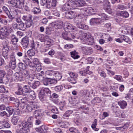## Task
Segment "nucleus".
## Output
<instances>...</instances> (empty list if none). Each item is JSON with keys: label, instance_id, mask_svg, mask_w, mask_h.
<instances>
[{"label": "nucleus", "instance_id": "f257e3e1", "mask_svg": "<svg viewBox=\"0 0 133 133\" xmlns=\"http://www.w3.org/2000/svg\"><path fill=\"white\" fill-rule=\"evenodd\" d=\"M33 118L31 117L28 118L27 121H23L19 125L21 127L20 131L21 133H30L29 129L32 126V121Z\"/></svg>", "mask_w": 133, "mask_h": 133}, {"label": "nucleus", "instance_id": "f03ea898", "mask_svg": "<svg viewBox=\"0 0 133 133\" xmlns=\"http://www.w3.org/2000/svg\"><path fill=\"white\" fill-rule=\"evenodd\" d=\"M14 79L16 82L21 81H24L25 79L31 81L32 78L29 75L28 72L25 70L23 72H16L14 75Z\"/></svg>", "mask_w": 133, "mask_h": 133}, {"label": "nucleus", "instance_id": "7ed1b4c3", "mask_svg": "<svg viewBox=\"0 0 133 133\" xmlns=\"http://www.w3.org/2000/svg\"><path fill=\"white\" fill-rule=\"evenodd\" d=\"M79 37L77 38L82 42V43H87V44L90 45H93L94 43V39L92 37L88 36L87 33L83 32L80 31L79 32Z\"/></svg>", "mask_w": 133, "mask_h": 133}, {"label": "nucleus", "instance_id": "20e7f679", "mask_svg": "<svg viewBox=\"0 0 133 133\" xmlns=\"http://www.w3.org/2000/svg\"><path fill=\"white\" fill-rule=\"evenodd\" d=\"M83 15L82 14H78L75 17V23L76 25L79 28L84 30H87L88 29V26L83 24L82 22V18Z\"/></svg>", "mask_w": 133, "mask_h": 133}, {"label": "nucleus", "instance_id": "39448f33", "mask_svg": "<svg viewBox=\"0 0 133 133\" xmlns=\"http://www.w3.org/2000/svg\"><path fill=\"white\" fill-rule=\"evenodd\" d=\"M38 107L37 103L35 102H31L28 104L25 109L26 112H31L33 110H35Z\"/></svg>", "mask_w": 133, "mask_h": 133}, {"label": "nucleus", "instance_id": "423d86ee", "mask_svg": "<svg viewBox=\"0 0 133 133\" xmlns=\"http://www.w3.org/2000/svg\"><path fill=\"white\" fill-rule=\"evenodd\" d=\"M10 32L9 28L6 26H4L0 30V38L1 39L5 38L8 34Z\"/></svg>", "mask_w": 133, "mask_h": 133}, {"label": "nucleus", "instance_id": "0eeeda50", "mask_svg": "<svg viewBox=\"0 0 133 133\" xmlns=\"http://www.w3.org/2000/svg\"><path fill=\"white\" fill-rule=\"evenodd\" d=\"M80 47L81 49L83 51L84 54L85 55H90L93 52L92 49L90 47L81 46Z\"/></svg>", "mask_w": 133, "mask_h": 133}, {"label": "nucleus", "instance_id": "6e6552de", "mask_svg": "<svg viewBox=\"0 0 133 133\" xmlns=\"http://www.w3.org/2000/svg\"><path fill=\"white\" fill-rule=\"evenodd\" d=\"M33 63H32V65H33V66H31V67H35L37 70H40L42 69V67L41 64L39 63V62L38 59L36 58H35L33 59Z\"/></svg>", "mask_w": 133, "mask_h": 133}, {"label": "nucleus", "instance_id": "1a4fd4ad", "mask_svg": "<svg viewBox=\"0 0 133 133\" xmlns=\"http://www.w3.org/2000/svg\"><path fill=\"white\" fill-rule=\"evenodd\" d=\"M21 44L23 48L25 49L27 48L29 43L28 37H25L23 38L21 41Z\"/></svg>", "mask_w": 133, "mask_h": 133}, {"label": "nucleus", "instance_id": "9d476101", "mask_svg": "<svg viewBox=\"0 0 133 133\" xmlns=\"http://www.w3.org/2000/svg\"><path fill=\"white\" fill-rule=\"evenodd\" d=\"M56 4V0H47L46 4V6L47 8H49L52 7H55Z\"/></svg>", "mask_w": 133, "mask_h": 133}, {"label": "nucleus", "instance_id": "9b49d317", "mask_svg": "<svg viewBox=\"0 0 133 133\" xmlns=\"http://www.w3.org/2000/svg\"><path fill=\"white\" fill-rule=\"evenodd\" d=\"M75 11L71 10L69 11L66 12L65 13V17L68 19H71L74 17Z\"/></svg>", "mask_w": 133, "mask_h": 133}, {"label": "nucleus", "instance_id": "f8f14e48", "mask_svg": "<svg viewBox=\"0 0 133 133\" xmlns=\"http://www.w3.org/2000/svg\"><path fill=\"white\" fill-rule=\"evenodd\" d=\"M74 26H73L70 23H68L67 24L66 27L64 28V30L65 32H71L72 30H74Z\"/></svg>", "mask_w": 133, "mask_h": 133}, {"label": "nucleus", "instance_id": "ddd939ff", "mask_svg": "<svg viewBox=\"0 0 133 133\" xmlns=\"http://www.w3.org/2000/svg\"><path fill=\"white\" fill-rule=\"evenodd\" d=\"M52 25L56 28L60 29L62 28L63 22L61 21H58L53 23Z\"/></svg>", "mask_w": 133, "mask_h": 133}, {"label": "nucleus", "instance_id": "4468645a", "mask_svg": "<svg viewBox=\"0 0 133 133\" xmlns=\"http://www.w3.org/2000/svg\"><path fill=\"white\" fill-rule=\"evenodd\" d=\"M66 3L68 5L70 9L74 10L75 9V2L74 1L72 0H69Z\"/></svg>", "mask_w": 133, "mask_h": 133}, {"label": "nucleus", "instance_id": "2eb2a0df", "mask_svg": "<svg viewBox=\"0 0 133 133\" xmlns=\"http://www.w3.org/2000/svg\"><path fill=\"white\" fill-rule=\"evenodd\" d=\"M46 39L44 42V44L46 45H48L49 46H51L53 42L52 40L49 38V36L47 35L45 36Z\"/></svg>", "mask_w": 133, "mask_h": 133}, {"label": "nucleus", "instance_id": "dca6fc26", "mask_svg": "<svg viewBox=\"0 0 133 133\" xmlns=\"http://www.w3.org/2000/svg\"><path fill=\"white\" fill-rule=\"evenodd\" d=\"M23 61L27 65H28L30 67L34 66L32 65V63L31 62L30 60L27 57L26 55L23 58Z\"/></svg>", "mask_w": 133, "mask_h": 133}, {"label": "nucleus", "instance_id": "f3484780", "mask_svg": "<svg viewBox=\"0 0 133 133\" xmlns=\"http://www.w3.org/2000/svg\"><path fill=\"white\" fill-rule=\"evenodd\" d=\"M24 0H17L16 8L20 9H23L24 7Z\"/></svg>", "mask_w": 133, "mask_h": 133}, {"label": "nucleus", "instance_id": "a211bd4d", "mask_svg": "<svg viewBox=\"0 0 133 133\" xmlns=\"http://www.w3.org/2000/svg\"><path fill=\"white\" fill-rule=\"evenodd\" d=\"M96 10L95 9L91 7H88L85 10V11L86 13H88L90 15H93L95 14L94 13Z\"/></svg>", "mask_w": 133, "mask_h": 133}, {"label": "nucleus", "instance_id": "6ab92c4d", "mask_svg": "<svg viewBox=\"0 0 133 133\" xmlns=\"http://www.w3.org/2000/svg\"><path fill=\"white\" fill-rule=\"evenodd\" d=\"M2 9L6 13L8 17L10 19L11 21L13 19V17L10 11L8 10V8L4 6H3Z\"/></svg>", "mask_w": 133, "mask_h": 133}, {"label": "nucleus", "instance_id": "aec40b11", "mask_svg": "<svg viewBox=\"0 0 133 133\" xmlns=\"http://www.w3.org/2000/svg\"><path fill=\"white\" fill-rule=\"evenodd\" d=\"M9 50V48H6L5 49L3 48L2 50V55L6 59H7L8 58Z\"/></svg>", "mask_w": 133, "mask_h": 133}, {"label": "nucleus", "instance_id": "412c9836", "mask_svg": "<svg viewBox=\"0 0 133 133\" xmlns=\"http://www.w3.org/2000/svg\"><path fill=\"white\" fill-rule=\"evenodd\" d=\"M85 3L83 0H75V6L80 7L84 6Z\"/></svg>", "mask_w": 133, "mask_h": 133}, {"label": "nucleus", "instance_id": "4be33fe9", "mask_svg": "<svg viewBox=\"0 0 133 133\" xmlns=\"http://www.w3.org/2000/svg\"><path fill=\"white\" fill-rule=\"evenodd\" d=\"M44 74L43 71H41L40 73H37L36 74L37 78L41 81H42L44 79V77L43 76Z\"/></svg>", "mask_w": 133, "mask_h": 133}, {"label": "nucleus", "instance_id": "5701e85b", "mask_svg": "<svg viewBox=\"0 0 133 133\" xmlns=\"http://www.w3.org/2000/svg\"><path fill=\"white\" fill-rule=\"evenodd\" d=\"M6 110L7 111V116L9 117L13 114L14 109L11 107H8L6 108Z\"/></svg>", "mask_w": 133, "mask_h": 133}, {"label": "nucleus", "instance_id": "b1692460", "mask_svg": "<svg viewBox=\"0 0 133 133\" xmlns=\"http://www.w3.org/2000/svg\"><path fill=\"white\" fill-rule=\"evenodd\" d=\"M89 68V66L87 67V69L84 70L83 71H80L79 72V74H81L82 76H85L87 74H90V71L88 70Z\"/></svg>", "mask_w": 133, "mask_h": 133}, {"label": "nucleus", "instance_id": "393cba45", "mask_svg": "<svg viewBox=\"0 0 133 133\" xmlns=\"http://www.w3.org/2000/svg\"><path fill=\"white\" fill-rule=\"evenodd\" d=\"M55 74V72L52 71H47L46 72V75L48 76L47 78H54Z\"/></svg>", "mask_w": 133, "mask_h": 133}, {"label": "nucleus", "instance_id": "a878e982", "mask_svg": "<svg viewBox=\"0 0 133 133\" xmlns=\"http://www.w3.org/2000/svg\"><path fill=\"white\" fill-rule=\"evenodd\" d=\"M120 38L123 39V41H124L130 44L131 42L130 39L127 36L122 35L120 36Z\"/></svg>", "mask_w": 133, "mask_h": 133}, {"label": "nucleus", "instance_id": "bb28decb", "mask_svg": "<svg viewBox=\"0 0 133 133\" xmlns=\"http://www.w3.org/2000/svg\"><path fill=\"white\" fill-rule=\"evenodd\" d=\"M73 112V111L71 110H68L66 111L64 114L63 118L64 119H65L67 117H69L71 114H72Z\"/></svg>", "mask_w": 133, "mask_h": 133}, {"label": "nucleus", "instance_id": "cd10ccee", "mask_svg": "<svg viewBox=\"0 0 133 133\" xmlns=\"http://www.w3.org/2000/svg\"><path fill=\"white\" fill-rule=\"evenodd\" d=\"M119 16H123L125 18H127L129 16L128 13L126 11H120L118 12Z\"/></svg>", "mask_w": 133, "mask_h": 133}, {"label": "nucleus", "instance_id": "c85d7f7f", "mask_svg": "<svg viewBox=\"0 0 133 133\" xmlns=\"http://www.w3.org/2000/svg\"><path fill=\"white\" fill-rule=\"evenodd\" d=\"M32 16L30 15H23L22 17V19L25 22L32 19Z\"/></svg>", "mask_w": 133, "mask_h": 133}, {"label": "nucleus", "instance_id": "c756f323", "mask_svg": "<svg viewBox=\"0 0 133 133\" xmlns=\"http://www.w3.org/2000/svg\"><path fill=\"white\" fill-rule=\"evenodd\" d=\"M18 117L17 116H15V115H13V117L11 119V122L14 125L16 124L18 120Z\"/></svg>", "mask_w": 133, "mask_h": 133}, {"label": "nucleus", "instance_id": "7c9ffc66", "mask_svg": "<svg viewBox=\"0 0 133 133\" xmlns=\"http://www.w3.org/2000/svg\"><path fill=\"white\" fill-rule=\"evenodd\" d=\"M54 79L57 80V81L59 80H60L62 77V75L61 74L58 72H55V74L54 75Z\"/></svg>", "mask_w": 133, "mask_h": 133}, {"label": "nucleus", "instance_id": "2f4dec72", "mask_svg": "<svg viewBox=\"0 0 133 133\" xmlns=\"http://www.w3.org/2000/svg\"><path fill=\"white\" fill-rule=\"evenodd\" d=\"M118 103L121 108L123 109H124L127 105L126 102L124 101L119 102Z\"/></svg>", "mask_w": 133, "mask_h": 133}, {"label": "nucleus", "instance_id": "473e14b6", "mask_svg": "<svg viewBox=\"0 0 133 133\" xmlns=\"http://www.w3.org/2000/svg\"><path fill=\"white\" fill-rule=\"evenodd\" d=\"M9 98L10 101H12V102H15L14 103L16 105V107H18L19 106V103L18 99H15V98L12 97H10Z\"/></svg>", "mask_w": 133, "mask_h": 133}, {"label": "nucleus", "instance_id": "72a5a7b5", "mask_svg": "<svg viewBox=\"0 0 133 133\" xmlns=\"http://www.w3.org/2000/svg\"><path fill=\"white\" fill-rule=\"evenodd\" d=\"M97 120L96 119H94L93 124H92L91 127L92 129L94 130L97 131L99 129L96 128V126L97 125Z\"/></svg>", "mask_w": 133, "mask_h": 133}, {"label": "nucleus", "instance_id": "f704fd0d", "mask_svg": "<svg viewBox=\"0 0 133 133\" xmlns=\"http://www.w3.org/2000/svg\"><path fill=\"white\" fill-rule=\"evenodd\" d=\"M40 91L45 95V93L47 94H50L51 93V91L48 88H42Z\"/></svg>", "mask_w": 133, "mask_h": 133}, {"label": "nucleus", "instance_id": "c9c22d12", "mask_svg": "<svg viewBox=\"0 0 133 133\" xmlns=\"http://www.w3.org/2000/svg\"><path fill=\"white\" fill-rule=\"evenodd\" d=\"M12 38L11 42L12 44H15L18 41V39L14 35H12L11 36Z\"/></svg>", "mask_w": 133, "mask_h": 133}, {"label": "nucleus", "instance_id": "e433bc0d", "mask_svg": "<svg viewBox=\"0 0 133 133\" xmlns=\"http://www.w3.org/2000/svg\"><path fill=\"white\" fill-rule=\"evenodd\" d=\"M2 45L3 46V48L5 49L6 48H8L9 47V43L7 40H5L2 42Z\"/></svg>", "mask_w": 133, "mask_h": 133}, {"label": "nucleus", "instance_id": "4c0bfd02", "mask_svg": "<svg viewBox=\"0 0 133 133\" xmlns=\"http://www.w3.org/2000/svg\"><path fill=\"white\" fill-rule=\"evenodd\" d=\"M23 90L24 92L27 93L30 92L31 91L30 87L26 85L23 88Z\"/></svg>", "mask_w": 133, "mask_h": 133}, {"label": "nucleus", "instance_id": "58836bf2", "mask_svg": "<svg viewBox=\"0 0 133 133\" xmlns=\"http://www.w3.org/2000/svg\"><path fill=\"white\" fill-rule=\"evenodd\" d=\"M67 32H63L62 33V36L64 39L68 40H71V39L68 37V36Z\"/></svg>", "mask_w": 133, "mask_h": 133}, {"label": "nucleus", "instance_id": "ea45409f", "mask_svg": "<svg viewBox=\"0 0 133 133\" xmlns=\"http://www.w3.org/2000/svg\"><path fill=\"white\" fill-rule=\"evenodd\" d=\"M34 115L36 117L41 116L42 113L40 110H36L34 111Z\"/></svg>", "mask_w": 133, "mask_h": 133}, {"label": "nucleus", "instance_id": "a19ab883", "mask_svg": "<svg viewBox=\"0 0 133 133\" xmlns=\"http://www.w3.org/2000/svg\"><path fill=\"white\" fill-rule=\"evenodd\" d=\"M10 62H16V59L15 56V53L12 52L10 56Z\"/></svg>", "mask_w": 133, "mask_h": 133}, {"label": "nucleus", "instance_id": "79ce46f5", "mask_svg": "<svg viewBox=\"0 0 133 133\" xmlns=\"http://www.w3.org/2000/svg\"><path fill=\"white\" fill-rule=\"evenodd\" d=\"M9 65L11 68L14 69L16 66V62H10Z\"/></svg>", "mask_w": 133, "mask_h": 133}, {"label": "nucleus", "instance_id": "37998d69", "mask_svg": "<svg viewBox=\"0 0 133 133\" xmlns=\"http://www.w3.org/2000/svg\"><path fill=\"white\" fill-rule=\"evenodd\" d=\"M12 15H11L13 17V19L15 17H17L18 16V12L16 10H14L12 11H11Z\"/></svg>", "mask_w": 133, "mask_h": 133}, {"label": "nucleus", "instance_id": "c03bdc74", "mask_svg": "<svg viewBox=\"0 0 133 133\" xmlns=\"http://www.w3.org/2000/svg\"><path fill=\"white\" fill-rule=\"evenodd\" d=\"M35 51L34 50L30 49L27 52V53L29 56H34L35 54Z\"/></svg>", "mask_w": 133, "mask_h": 133}, {"label": "nucleus", "instance_id": "a18cd8bd", "mask_svg": "<svg viewBox=\"0 0 133 133\" xmlns=\"http://www.w3.org/2000/svg\"><path fill=\"white\" fill-rule=\"evenodd\" d=\"M104 21L101 17L96 18V23L97 24H101L102 23L104 22Z\"/></svg>", "mask_w": 133, "mask_h": 133}, {"label": "nucleus", "instance_id": "49530a36", "mask_svg": "<svg viewBox=\"0 0 133 133\" xmlns=\"http://www.w3.org/2000/svg\"><path fill=\"white\" fill-rule=\"evenodd\" d=\"M0 92L1 93H8V90H6L3 85H1L0 86Z\"/></svg>", "mask_w": 133, "mask_h": 133}, {"label": "nucleus", "instance_id": "de8ad7c7", "mask_svg": "<svg viewBox=\"0 0 133 133\" xmlns=\"http://www.w3.org/2000/svg\"><path fill=\"white\" fill-rule=\"evenodd\" d=\"M29 93H30V97L32 99H34L36 98V94L34 91L31 90Z\"/></svg>", "mask_w": 133, "mask_h": 133}, {"label": "nucleus", "instance_id": "09e8293b", "mask_svg": "<svg viewBox=\"0 0 133 133\" xmlns=\"http://www.w3.org/2000/svg\"><path fill=\"white\" fill-rule=\"evenodd\" d=\"M25 24L26 25V27L27 28L30 27L32 24V19L26 22H25Z\"/></svg>", "mask_w": 133, "mask_h": 133}, {"label": "nucleus", "instance_id": "8fccbe9b", "mask_svg": "<svg viewBox=\"0 0 133 133\" xmlns=\"http://www.w3.org/2000/svg\"><path fill=\"white\" fill-rule=\"evenodd\" d=\"M44 93L40 91V92L39 94V97L40 100L42 102L44 100Z\"/></svg>", "mask_w": 133, "mask_h": 133}, {"label": "nucleus", "instance_id": "3c124183", "mask_svg": "<svg viewBox=\"0 0 133 133\" xmlns=\"http://www.w3.org/2000/svg\"><path fill=\"white\" fill-rule=\"evenodd\" d=\"M98 72L100 74L101 76L104 78L105 77L106 75L105 73L103 71L99 69L98 70Z\"/></svg>", "mask_w": 133, "mask_h": 133}, {"label": "nucleus", "instance_id": "603ef678", "mask_svg": "<svg viewBox=\"0 0 133 133\" xmlns=\"http://www.w3.org/2000/svg\"><path fill=\"white\" fill-rule=\"evenodd\" d=\"M98 15L100 16V17L103 19L104 21L107 18L106 15L104 13H99L98 14Z\"/></svg>", "mask_w": 133, "mask_h": 133}, {"label": "nucleus", "instance_id": "864d4df0", "mask_svg": "<svg viewBox=\"0 0 133 133\" xmlns=\"http://www.w3.org/2000/svg\"><path fill=\"white\" fill-rule=\"evenodd\" d=\"M70 9L68 5L66 3L63 6L62 9L64 11H65L68 10Z\"/></svg>", "mask_w": 133, "mask_h": 133}, {"label": "nucleus", "instance_id": "5fc2aeb1", "mask_svg": "<svg viewBox=\"0 0 133 133\" xmlns=\"http://www.w3.org/2000/svg\"><path fill=\"white\" fill-rule=\"evenodd\" d=\"M43 81V84L45 85H48L49 84V78H46L44 79Z\"/></svg>", "mask_w": 133, "mask_h": 133}, {"label": "nucleus", "instance_id": "6e6d98bb", "mask_svg": "<svg viewBox=\"0 0 133 133\" xmlns=\"http://www.w3.org/2000/svg\"><path fill=\"white\" fill-rule=\"evenodd\" d=\"M129 124L127 123L124 124L123 126L120 127L119 128H120V130H126L129 127Z\"/></svg>", "mask_w": 133, "mask_h": 133}, {"label": "nucleus", "instance_id": "4d7b16f0", "mask_svg": "<svg viewBox=\"0 0 133 133\" xmlns=\"http://www.w3.org/2000/svg\"><path fill=\"white\" fill-rule=\"evenodd\" d=\"M39 84L38 81H36L32 84V85H31L30 87H32L33 88L35 89L36 88L37 86H38Z\"/></svg>", "mask_w": 133, "mask_h": 133}, {"label": "nucleus", "instance_id": "13d9d810", "mask_svg": "<svg viewBox=\"0 0 133 133\" xmlns=\"http://www.w3.org/2000/svg\"><path fill=\"white\" fill-rule=\"evenodd\" d=\"M41 11V9L38 8H34L33 12L35 14H38Z\"/></svg>", "mask_w": 133, "mask_h": 133}, {"label": "nucleus", "instance_id": "bf43d9fd", "mask_svg": "<svg viewBox=\"0 0 133 133\" xmlns=\"http://www.w3.org/2000/svg\"><path fill=\"white\" fill-rule=\"evenodd\" d=\"M57 83V80H56L55 79H52L49 78V84H54Z\"/></svg>", "mask_w": 133, "mask_h": 133}, {"label": "nucleus", "instance_id": "052dcab7", "mask_svg": "<svg viewBox=\"0 0 133 133\" xmlns=\"http://www.w3.org/2000/svg\"><path fill=\"white\" fill-rule=\"evenodd\" d=\"M75 98L74 97H71L69 98V101L70 103L73 105H74L75 104Z\"/></svg>", "mask_w": 133, "mask_h": 133}, {"label": "nucleus", "instance_id": "680f3d73", "mask_svg": "<svg viewBox=\"0 0 133 133\" xmlns=\"http://www.w3.org/2000/svg\"><path fill=\"white\" fill-rule=\"evenodd\" d=\"M17 2V0H11L9 1V3L12 5V6L16 7Z\"/></svg>", "mask_w": 133, "mask_h": 133}, {"label": "nucleus", "instance_id": "e2e57ef3", "mask_svg": "<svg viewBox=\"0 0 133 133\" xmlns=\"http://www.w3.org/2000/svg\"><path fill=\"white\" fill-rule=\"evenodd\" d=\"M19 28L22 30H24L26 29V26L24 25V23L22 22L19 23Z\"/></svg>", "mask_w": 133, "mask_h": 133}, {"label": "nucleus", "instance_id": "0e129e2a", "mask_svg": "<svg viewBox=\"0 0 133 133\" xmlns=\"http://www.w3.org/2000/svg\"><path fill=\"white\" fill-rule=\"evenodd\" d=\"M3 128H9L10 126V124L6 121H3Z\"/></svg>", "mask_w": 133, "mask_h": 133}, {"label": "nucleus", "instance_id": "69168bd1", "mask_svg": "<svg viewBox=\"0 0 133 133\" xmlns=\"http://www.w3.org/2000/svg\"><path fill=\"white\" fill-rule=\"evenodd\" d=\"M19 67L21 69L24 70L25 69L26 66L24 64L21 62L19 63Z\"/></svg>", "mask_w": 133, "mask_h": 133}, {"label": "nucleus", "instance_id": "338daca9", "mask_svg": "<svg viewBox=\"0 0 133 133\" xmlns=\"http://www.w3.org/2000/svg\"><path fill=\"white\" fill-rule=\"evenodd\" d=\"M51 28L47 27L46 29L45 33L47 35H50L51 34Z\"/></svg>", "mask_w": 133, "mask_h": 133}, {"label": "nucleus", "instance_id": "774afa93", "mask_svg": "<svg viewBox=\"0 0 133 133\" xmlns=\"http://www.w3.org/2000/svg\"><path fill=\"white\" fill-rule=\"evenodd\" d=\"M114 78L119 81H122L123 79L122 76L120 75H116Z\"/></svg>", "mask_w": 133, "mask_h": 133}]
</instances>
